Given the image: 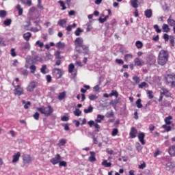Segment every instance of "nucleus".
I'll return each instance as SVG.
<instances>
[{"label":"nucleus","mask_w":175,"mask_h":175,"mask_svg":"<svg viewBox=\"0 0 175 175\" xmlns=\"http://www.w3.org/2000/svg\"><path fill=\"white\" fill-rule=\"evenodd\" d=\"M133 58V55L132 54L124 55V61H129V59H132Z\"/></svg>","instance_id":"ea45409f"},{"label":"nucleus","mask_w":175,"mask_h":175,"mask_svg":"<svg viewBox=\"0 0 175 175\" xmlns=\"http://www.w3.org/2000/svg\"><path fill=\"white\" fill-rule=\"evenodd\" d=\"M139 88H144V87H148V84L146 82H142L138 85Z\"/></svg>","instance_id":"864d4df0"},{"label":"nucleus","mask_w":175,"mask_h":175,"mask_svg":"<svg viewBox=\"0 0 175 175\" xmlns=\"http://www.w3.org/2000/svg\"><path fill=\"white\" fill-rule=\"evenodd\" d=\"M118 135V129H113L111 133L112 136H117Z\"/></svg>","instance_id":"680f3d73"},{"label":"nucleus","mask_w":175,"mask_h":175,"mask_svg":"<svg viewBox=\"0 0 175 175\" xmlns=\"http://www.w3.org/2000/svg\"><path fill=\"white\" fill-rule=\"evenodd\" d=\"M20 152H18L16 154H14L12 157V163H16V162H18V159H20L21 157Z\"/></svg>","instance_id":"f3484780"},{"label":"nucleus","mask_w":175,"mask_h":175,"mask_svg":"<svg viewBox=\"0 0 175 175\" xmlns=\"http://www.w3.org/2000/svg\"><path fill=\"white\" fill-rule=\"evenodd\" d=\"M36 46H39V47L40 49H42L43 47V46H44V44L39 40H38L36 42Z\"/></svg>","instance_id":"052dcab7"},{"label":"nucleus","mask_w":175,"mask_h":175,"mask_svg":"<svg viewBox=\"0 0 175 175\" xmlns=\"http://www.w3.org/2000/svg\"><path fill=\"white\" fill-rule=\"evenodd\" d=\"M162 127L163 128V129H165V131H166V132H170V131H172V126L167 124H164L162 126Z\"/></svg>","instance_id":"a19ab883"},{"label":"nucleus","mask_w":175,"mask_h":175,"mask_svg":"<svg viewBox=\"0 0 175 175\" xmlns=\"http://www.w3.org/2000/svg\"><path fill=\"white\" fill-rule=\"evenodd\" d=\"M7 14H8V12H6V10H0V17L1 18H5Z\"/></svg>","instance_id":"f704fd0d"},{"label":"nucleus","mask_w":175,"mask_h":175,"mask_svg":"<svg viewBox=\"0 0 175 175\" xmlns=\"http://www.w3.org/2000/svg\"><path fill=\"white\" fill-rule=\"evenodd\" d=\"M59 166H64V167H66V166H68V164L66 161H59Z\"/></svg>","instance_id":"0e129e2a"},{"label":"nucleus","mask_w":175,"mask_h":175,"mask_svg":"<svg viewBox=\"0 0 175 175\" xmlns=\"http://www.w3.org/2000/svg\"><path fill=\"white\" fill-rule=\"evenodd\" d=\"M21 50L25 51V50H31V45L29 42H23L21 45Z\"/></svg>","instance_id":"1a4fd4ad"},{"label":"nucleus","mask_w":175,"mask_h":175,"mask_svg":"<svg viewBox=\"0 0 175 175\" xmlns=\"http://www.w3.org/2000/svg\"><path fill=\"white\" fill-rule=\"evenodd\" d=\"M170 157H175V145L170 146L168 149Z\"/></svg>","instance_id":"f8f14e48"},{"label":"nucleus","mask_w":175,"mask_h":175,"mask_svg":"<svg viewBox=\"0 0 175 175\" xmlns=\"http://www.w3.org/2000/svg\"><path fill=\"white\" fill-rule=\"evenodd\" d=\"M58 3L60 4V5L62 6V10H65V9H66V7L65 6V3H64V1H59Z\"/></svg>","instance_id":"e2e57ef3"},{"label":"nucleus","mask_w":175,"mask_h":175,"mask_svg":"<svg viewBox=\"0 0 175 175\" xmlns=\"http://www.w3.org/2000/svg\"><path fill=\"white\" fill-rule=\"evenodd\" d=\"M134 63L136 66H143L144 65V62H142L138 57L135 59Z\"/></svg>","instance_id":"a211bd4d"},{"label":"nucleus","mask_w":175,"mask_h":175,"mask_svg":"<svg viewBox=\"0 0 175 175\" xmlns=\"http://www.w3.org/2000/svg\"><path fill=\"white\" fill-rule=\"evenodd\" d=\"M83 38H77L75 40L76 47H81V46H83Z\"/></svg>","instance_id":"9b49d317"},{"label":"nucleus","mask_w":175,"mask_h":175,"mask_svg":"<svg viewBox=\"0 0 175 175\" xmlns=\"http://www.w3.org/2000/svg\"><path fill=\"white\" fill-rule=\"evenodd\" d=\"M82 32H83V30L81 29V28L78 27L77 30L75 31V35L76 36H80V33H81Z\"/></svg>","instance_id":"37998d69"},{"label":"nucleus","mask_w":175,"mask_h":175,"mask_svg":"<svg viewBox=\"0 0 175 175\" xmlns=\"http://www.w3.org/2000/svg\"><path fill=\"white\" fill-rule=\"evenodd\" d=\"M136 135H137V130H136L135 127H132L130 132V137H131V139H135Z\"/></svg>","instance_id":"dca6fc26"},{"label":"nucleus","mask_w":175,"mask_h":175,"mask_svg":"<svg viewBox=\"0 0 175 175\" xmlns=\"http://www.w3.org/2000/svg\"><path fill=\"white\" fill-rule=\"evenodd\" d=\"M22 103H23V105H24V109H28V107L29 106H31V102H29V101L25 102V100H23Z\"/></svg>","instance_id":"4c0bfd02"},{"label":"nucleus","mask_w":175,"mask_h":175,"mask_svg":"<svg viewBox=\"0 0 175 175\" xmlns=\"http://www.w3.org/2000/svg\"><path fill=\"white\" fill-rule=\"evenodd\" d=\"M145 136H146V135H144V133H139L138 134V139H139L140 143H142L143 144V146H144L146 144V142H144Z\"/></svg>","instance_id":"4468645a"},{"label":"nucleus","mask_w":175,"mask_h":175,"mask_svg":"<svg viewBox=\"0 0 175 175\" xmlns=\"http://www.w3.org/2000/svg\"><path fill=\"white\" fill-rule=\"evenodd\" d=\"M174 39H175L174 36H170V42L172 47H174Z\"/></svg>","instance_id":"603ef678"},{"label":"nucleus","mask_w":175,"mask_h":175,"mask_svg":"<svg viewBox=\"0 0 175 175\" xmlns=\"http://www.w3.org/2000/svg\"><path fill=\"white\" fill-rule=\"evenodd\" d=\"M12 85L15 88L14 90V95H18V96H21V95H24V89L21 88V85H15L14 83H12Z\"/></svg>","instance_id":"7ed1b4c3"},{"label":"nucleus","mask_w":175,"mask_h":175,"mask_svg":"<svg viewBox=\"0 0 175 175\" xmlns=\"http://www.w3.org/2000/svg\"><path fill=\"white\" fill-rule=\"evenodd\" d=\"M137 2L138 0H131V6H133L135 9H137V8H139Z\"/></svg>","instance_id":"2f4dec72"},{"label":"nucleus","mask_w":175,"mask_h":175,"mask_svg":"<svg viewBox=\"0 0 175 175\" xmlns=\"http://www.w3.org/2000/svg\"><path fill=\"white\" fill-rule=\"evenodd\" d=\"M10 54L12 57H16L17 55V54H16V50L14 49H11Z\"/></svg>","instance_id":"338daca9"},{"label":"nucleus","mask_w":175,"mask_h":175,"mask_svg":"<svg viewBox=\"0 0 175 175\" xmlns=\"http://www.w3.org/2000/svg\"><path fill=\"white\" fill-rule=\"evenodd\" d=\"M109 96H116V98H118V92H117V90H112Z\"/></svg>","instance_id":"49530a36"},{"label":"nucleus","mask_w":175,"mask_h":175,"mask_svg":"<svg viewBox=\"0 0 175 175\" xmlns=\"http://www.w3.org/2000/svg\"><path fill=\"white\" fill-rule=\"evenodd\" d=\"M32 37V34L30 32H27L23 34V38L26 42H29V40Z\"/></svg>","instance_id":"4be33fe9"},{"label":"nucleus","mask_w":175,"mask_h":175,"mask_svg":"<svg viewBox=\"0 0 175 175\" xmlns=\"http://www.w3.org/2000/svg\"><path fill=\"white\" fill-rule=\"evenodd\" d=\"M88 159L90 162H96V157H95V152H90V156Z\"/></svg>","instance_id":"412c9836"},{"label":"nucleus","mask_w":175,"mask_h":175,"mask_svg":"<svg viewBox=\"0 0 175 175\" xmlns=\"http://www.w3.org/2000/svg\"><path fill=\"white\" fill-rule=\"evenodd\" d=\"M116 62L118 64V65H122L124 64V60L121 59H116Z\"/></svg>","instance_id":"774afa93"},{"label":"nucleus","mask_w":175,"mask_h":175,"mask_svg":"<svg viewBox=\"0 0 175 175\" xmlns=\"http://www.w3.org/2000/svg\"><path fill=\"white\" fill-rule=\"evenodd\" d=\"M147 94L148 95L149 99H152L154 98V95H152V90H148Z\"/></svg>","instance_id":"13d9d810"},{"label":"nucleus","mask_w":175,"mask_h":175,"mask_svg":"<svg viewBox=\"0 0 175 175\" xmlns=\"http://www.w3.org/2000/svg\"><path fill=\"white\" fill-rule=\"evenodd\" d=\"M23 163L25 166H28L29 163L32 162V159H31V156L29 154H24L23 156Z\"/></svg>","instance_id":"423d86ee"},{"label":"nucleus","mask_w":175,"mask_h":175,"mask_svg":"<svg viewBox=\"0 0 175 175\" xmlns=\"http://www.w3.org/2000/svg\"><path fill=\"white\" fill-rule=\"evenodd\" d=\"M31 61L32 62H41V61H43V59L39 57V55H34L31 58Z\"/></svg>","instance_id":"5701e85b"},{"label":"nucleus","mask_w":175,"mask_h":175,"mask_svg":"<svg viewBox=\"0 0 175 175\" xmlns=\"http://www.w3.org/2000/svg\"><path fill=\"white\" fill-rule=\"evenodd\" d=\"M107 18H109V16H106L105 18H100L98 19V21L101 23V24H103V23H105V21H106V20H107Z\"/></svg>","instance_id":"bf43d9fd"},{"label":"nucleus","mask_w":175,"mask_h":175,"mask_svg":"<svg viewBox=\"0 0 175 175\" xmlns=\"http://www.w3.org/2000/svg\"><path fill=\"white\" fill-rule=\"evenodd\" d=\"M61 161V155L59 154H57L56 156L50 160V162L53 163V165H57V163H59Z\"/></svg>","instance_id":"0eeeda50"},{"label":"nucleus","mask_w":175,"mask_h":175,"mask_svg":"<svg viewBox=\"0 0 175 175\" xmlns=\"http://www.w3.org/2000/svg\"><path fill=\"white\" fill-rule=\"evenodd\" d=\"M154 29H155L156 32L157 33H161V32H162V30L161 29H159V26H158V25H154L153 26Z\"/></svg>","instance_id":"8fccbe9b"},{"label":"nucleus","mask_w":175,"mask_h":175,"mask_svg":"<svg viewBox=\"0 0 175 175\" xmlns=\"http://www.w3.org/2000/svg\"><path fill=\"white\" fill-rule=\"evenodd\" d=\"M83 111L85 114H88V113H92V111H94V107H92V105H90L88 109H85Z\"/></svg>","instance_id":"c756f323"},{"label":"nucleus","mask_w":175,"mask_h":175,"mask_svg":"<svg viewBox=\"0 0 175 175\" xmlns=\"http://www.w3.org/2000/svg\"><path fill=\"white\" fill-rule=\"evenodd\" d=\"M53 73L57 76V79H61V77H62V71H61L59 68H55Z\"/></svg>","instance_id":"ddd939ff"},{"label":"nucleus","mask_w":175,"mask_h":175,"mask_svg":"<svg viewBox=\"0 0 175 175\" xmlns=\"http://www.w3.org/2000/svg\"><path fill=\"white\" fill-rule=\"evenodd\" d=\"M167 84H171L172 87H175V75H168L165 77Z\"/></svg>","instance_id":"39448f33"},{"label":"nucleus","mask_w":175,"mask_h":175,"mask_svg":"<svg viewBox=\"0 0 175 175\" xmlns=\"http://www.w3.org/2000/svg\"><path fill=\"white\" fill-rule=\"evenodd\" d=\"M65 46H66L65 43H64L62 42H59L56 44L57 49H59L60 50L65 49Z\"/></svg>","instance_id":"c85d7f7f"},{"label":"nucleus","mask_w":175,"mask_h":175,"mask_svg":"<svg viewBox=\"0 0 175 175\" xmlns=\"http://www.w3.org/2000/svg\"><path fill=\"white\" fill-rule=\"evenodd\" d=\"M39 117H40V114L38 112H36L33 115V118L35 120H36V121H39Z\"/></svg>","instance_id":"69168bd1"},{"label":"nucleus","mask_w":175,"mask_h":175,"mask_svg":"<svg viewBox=\"0 0 175 175\" xmlns=\"http://www.w3.org/2000/svg\"><path fill=\"white\" fill-rule=\"evenodd\" d=\"M86 32H90L91 29H92V21H90L86 23Z\"/></svg>","instance_id":"a878e982"},{"label":"nucleus","mask_w":175,"mask_h":175,"mask_svg":"<svg viewBox=\"0 0 175 175\" xmlns=\"http://www.w3.org/2000/svg\"><path fill=\"white\" fill-rule=\"evenodd\" d=\"M161 95H165L167 98H169L172 96V93L167 90V89L165 88H161V91L160 92Z\"/></svg>","instance_id":"9d476101"},{"label":"nucleus","mask_w":175,"mask_h":175,"mask_svg":"<svg viewBox=\"0 0 175 175\" xmlns=\"http://www.w3.org/2000/svg\"><path fill=\"white\" fill-rule=\"evenodd\" d=\"M36 87H38V82L36 81H31L29 83V85H27L26 90L27 92H33V91L35 90V88H36Z\"/></svg>","instance_id":"20e7f679"},{"label":"nucleus","mask_w":175,"mask_h":175,"mask_svg":"<svg viewBox=\"0 0 175 175\" xmlns=\"http://www.w3.org/2000/svg\"><path fill=\"white\" fill-rule=\"evenodd\" d=\"M65 24H66V19H60L58 21V25H59V27H62V28H64V25H65Z\"/></svg>","instance_id":"72a5a7b5"},{"label":"nucleus","mask_w":175,"mask_h":175,"mask_svg":"<svg viewBox=\"0 0 175 175\" xmlns=\"http://www.w3.org/2000/svg\"><path fill=\"white\" fill-rule=\"evenodd\" d=\"M23 5H27L28 6H32V0H24L21 1Z\"/></svg>","instance_id":"c9c22d12"},{"label":"nucleus","mask_w":175,"mask_h":175,"mask_svg":"<svg viewBox=\"0 0 175 175\" xmlns=\"http://www.w3.org/2000/svg\"><path fill=\"white\" fill-rule=\"evenodd\" d=\"M135 105H137V107H138V109H142V107H143V105L142 104V99H137Z\"/></svg>","instance_id":"e433bc0d"},{"label":"nucleus","mask_w":175,"mask_h":175,"mask_svg":"<svg viewBox=\"0 0 175 175\" xmlns=\"http://www.w3.org/2000/svg\"><path fill=\"white\" fill-rule=\"evenodd\" d=\"M135 46H136L137 49H142L143 48V42H142L141 41H137L135 42Z\"/></svg>","instance_id":"c03bdc74"},{"label":"nucleus","mask_w":175,"mask_h":175,"mask_svg":"<svg viewBox=\"0 0 175 175\" xmlns=\"http://www.w3.org/2000/svg\"><path fill=\"white\" fill-rule=\"evenodd\" d=\"M169 61V52L167 51L161 50L159 53L157 57V63L159 65L163 66L167 64Z\"/></svg>","instance_id":"f257e3e1"},{"label":"nucleus","mask_w":175,"mask_h":175,"mask_svg":"<svg viewBox=\"0 0 175 175\" xmlns=\"http://www.w3.org/2000/svg\"><path fill=\"white\" fill-rule=\"evenodd\" d=\"M74 114L77 116V117H80V116H81V111L79 108H77L75 109V111H74Z\"/></svg>","instance_id":"a18cd8bd"},{"label":"nucleus","mask_w":175,"mask_h":175,"mask_svg":"<svg viewBox=\"0 0 175 175\" xmlns=\"http://www.w3.org/2000/svg\"><path fill=\"white\" fill-rule=\"evenodd\" d=\"M29 68L31 70V73H35V72L36 71V66L35 65L30 66Z\"/></svg>","instance_id":"4d7b16f0"},{"label":"nucleus","mask_w":175,"mask_h":175,"mask_svg":"<svg viewBox=\"0 0 175 175\" xmlns=\"http://www.w3.org/2000/svg\"><path fill=\"white\" fill-rule=\"evenodd\" d=\"M66 98V92H62L59 93V95L57 96L58 100H64Z\"/></svg>","instance_id":"aec40b11"},{"label":"nucleus","mask_w":175,"mask_h":175,"mask_svg":"<svg viewBox=\"0 0 175 175\" xmlns=\"http://www.w3.org/2000/svg\"><path fill=\"white\" fill-rule=\"evenodd\" d=\"M144 16L146 17V18H151V17H152V10L148 9L145 10Z\"/></svg>","instance_id":"2eb2a0df"},{"label":"nucleus","mask_w":175,"mask_h":175,"mask_svg":"<svg viewBox=\"0 0 175 175\" xmlns=\"http://www.w3.org/2000/svg\"><path fill=\"white\" fill-rule=\"evenodd\" d=\"M101 165L103 166H105V167H111V163H107V160H104L101 163Z\"/></svg>","instance_id":"473e14b6"},{"label":"nucleus","mask_w":175,"mask_h":175,"mask_svg":"<svg viewBox=\"0 0 175 175\" xmlns=\"http://www.w3.org/2000/svg\"><path fill=\"white\" fill-rule=\"evenodd\" d=\"M16 9L18 12V16H23V13L24 10L21 8V5L17 4L16 6Z\"/></svg>","instance_id":"cd10ccee"},{"label":"nucleus","mask_w":175,"mask_h":175,"mask_svg":"<svg viewBox=\"0 0 175 175\" xmlns=\"http://www.w3.org/2000/svg\"><path fill=\"white\" fill-rule=\"evenodd\" d=\"M105 120V116L103 115H98L97 119L95 120V122L100 123L102 120Z\"/></svg>","instance_id":"7c9ffc66"},{"label":"nucleus","mask_w":175,"mask_h":175,"mask_svg":"<svg viewBox=\"0 0 175 175\" xmlns=\"http://www.w3.org/2000/svg\"><path fill=\"white\" fill-rule=\"evenodd\" d=\"M68 72L71 73L73 76H76L77 73V69L75 68V65L73 64H70L68 66Z\"/></svg>","instance_id":"6e6552de"},{"label":"nucleus","mask_w":175,"mask_h":175,"mask_svg":"<svg viewBox=\"0 0 175 175\" xmlns=\"http://www.w3.org/2000/svg\"><path fill=\"white\" fill-rule=\"evenodd\" d=\"M68 141L66 139H61L59 140V143L57 144L58 147H63L66 144Z\"/></svg>","instance_id":"393cba45"},{"label":"nucleus","mask_w":175,"mask_h":175,"mask_svg":"<svg viewBox=\"0 0 175 175\" xmlns=\"http://www.w3.org/2000/svg\"><path fill=\"white\" fill-rule=\"evenodd\" d=\"M146 162L142 161L141 164L138 165V169H141L142 170H143V169H146Z\"/></svg>","instance_id":"de8ad7c7"},{"label":"nucleus","mask_w":175,"mask_h":175,"mask_svg":"<svg viewBox=\"0 0 175 175\" xmlns=\"http://www.w3.org/2000/svg\"><path fill=\"white\" fill-rule=\"evenodd\" d=\"M81 47H82L83 50V53L84 54H89L90 51L88 50V46L87 45H84L83 44Z\"/></svg>","instance_id":"58836bf2"},{"label":"nucleus","mask_w":175,"mask_h":175,"mask_svg":"<svg viewBox=\"0 0 175 175\" xmlns=\"http://www.w3.org/2000/svg\"><path fill=\"white\" fill-rule=\"evenodd\" d=\"M90 100H95V99H98V96L95 94H91L89 96Z\"/></svg>","instance_id":"6e6d98bb"},{"label":"nucleus","mask_w":175,"mask_h":175,"mask_svg":"<svg viewBox=\"0 0 175 175\" xmlns=\"http://www.w3.org/2000/svg\"><path fill=\"white\" fill-rule=\"evenodd\" d=\"M46 69H47V66H46V64L42 65V68H40L41 73L46 75V73H47V72H46Z\"/></svg>","instance_id":"79ce46f5"},{"label":"nucleus","mask_w":175,"mask_h":175,"mask_svg":"<svg viewBox=\"0 0 175 175\" xmlns=\"http://www.w3.org/2000/svg\"><path fill=\"white\" fill-rule=\"evenodd\" d=\"M3 24L6 27H9V25H10V24H12V19H6V20H5L3 21Z\"/></svg>","instance_id":"09e8293b"},{"label":"nucleus","mask_w":175,"mask_h":175,"mask_svg":"<svg viewBox=\"0 0 175 175\" xmlns=\"http://www.w3.org/2000/svg\"><path fill=\"white\" fill-rule=\"evenodd\" d=\"M167 24L170 27H175V21L172 18V16H170L167 21Z\"/></svg>","instance_id":"6ab92c4d"},{"label":"nucleus","mask_w":175,"mask_h":175,"mask_svg":"<svg viewBox=\"0 0 175 175\" xmlns=\"http://www.w3.org/2000/svg\"><path fill=\"white\" fill-rule=\"evenodd\" d=\"M37 110L41 113V114H44L45 117H50L54 112V109L51 107V105H48L47 107L41 106L40 107H37Z\"/></svg>","instance_id":"f03ea898"},{"label":"nucleus","mask_w":175,"mask_h":175,"mask_svg":"<svg viewBox=\"0 0 175 175\" xmlns=\"http://www.w3.org/2000/svg\"><path fill=\"white\" fill-rule=\"evenodd\" d=\"M162 29L163 32H170V28L169 27V25L167 24H163L162 25Z\"/></svg>","instance_id":"bb28decb"},{"label":"nucleus","mask_w":175,"mask_h":175,"mask_svg":"<svg viewBox=\"0 0 175 175\" xmlns=\"http://www.w3.org/2000/svg\"><path fill=\"white\" fill-rule=\"evenodd\" d=\"M172 120H173V117L172 116H169L164 119L165 122V125H170L172 124Z\"/></svg>","instance_id":"b1692460"},{"label":"nucleus","mask_w":175,"mask_h":175,"mask_svg":"<svg viewBox=\"0 0 175 175\" xmlns=\"http://www.w3.org/2000/svg\"><path fill=\"white\" fill-rule=\"evenodd\" d=\"M118 103V100H111L110 102V105H111L113 106V107H114V109H116L117 107Z\"/></svg>","instance_id":"5fc2aeb1"},{"label":"nucleus","mask_w":175,"mask_h":175,"mask_svg":"<svg viewBox=\"0 0 175 175\" xmlns=\"http://www.w3.org/2000/svg\"><path fill=\"white\" fill-rule=\"evenodd\" d=\"M133 80L135 81V84H139L140 83V78L137 76H134Z\"/></svg>","instance_id":"3c124183"}]
</instances>
